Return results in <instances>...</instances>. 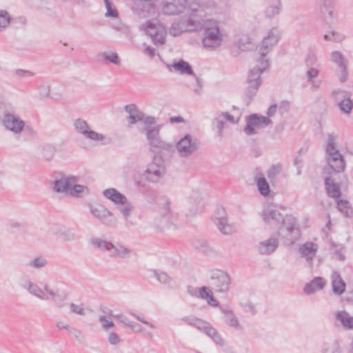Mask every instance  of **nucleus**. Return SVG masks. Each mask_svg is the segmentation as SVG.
<instances>
[{
	"label": "nucleus",
	"instance_id": "nucleus-1",
	"mask_svg": "<svg viewBox=\"0 0 353 353\" xmlns=\"http://www.w3.org/2000/svg\"><path fill=\"white\" fill-rule=\"evenodd\" d=\"M263 220L278 230V235L285 239L286 243L292 245L301 236V231L296 220L292 214L284 216L277 210L266 209L262 212Z\"/></svg>",
	"mask_w": 353,
	"mask_h": 353
},
{
	"label": "nucleus",
	"instance_id": "nucleus-2",
	"mask_svg": "<svg viewBox=\"0 0 353 353\" xmlns=\"http://www.w3.org/2000/svg\"><path fill=\"white\" fill-rule=\"evenodd\" d=\"M212 1H165L163 12L167 15L185 13L186 15L203 17Z\"/></svg>",
	"mask_w": 353,
	"mask_h": 353
},
{
	"label": "nucleus",
	"instance_id": "nucleus-3",
	"mask_svg": "<svg viewBox=\"0 0 353 353\" xmlns=\"http://www.w3.org/2000/svg\"><path fill=\"white\" fill-rule=\"evenodd\" d=\"M269 66V60L268 59H262L260 57L258 60V64L249 70L246 79L248 87L245 91V96L248 99L247 105H249L253 97L256 94L259 88L262 83L261 74L266 70Z\"/></svg>",
	"mask_w": 353,
	"mask_h": 353
},
{
	"label": "nucleus",
	"instance_id": "nucleus-4",
	"mask_svg": "<svg viewBox=\"0 0 353 353\" xmlns=\"http://www.w3.org/2000/svg\"><path fill=\"white\" fill-rule=\"evenodd\" d=\"M199 30H203V46L206 48L215 49L222 44L223 36L220 31L218 22L212 20H198Z\"/></svg>",
	"mask_w": 353,
	"mask_h": 353
},
{
	"label": "nucleus",
	"instance_id": "nucleus-5",
	"mask_svg": "<svg viewBox=\"0 0 353 353\" xmlns=\"http://www.w3.org/2000/svg\"><path fill=\"white\" fill-rule=\"evenodd\" d=\"M336 136L334 133H329L325 145L326 159L332 172L340 173L343 172L346 163L343 155L336 148Z\"/></svg>",
	"mask_w": 353,
	"mask_h": 353
},
{
	"label": "nucleus",
	"instance_id": "nucleus-6",
	"mask_svg": "<svg viewBox=\"0 0 353 353\" xmlns=\"http://www.w3.org/2000/svg\"><path fill=\"white\" fill-rule=\"evenodd\" d=\"M161 125H157L154 127H145V135L148 141L150 150L155 152L156 149L165 150L172 151L174 148V145L165 143L159 136Z\"/></svg>",
	"mask_w": 353,
	"mask_h": 353
},
{
	"label": "nucleus",
	"instance_id": "nucleus-7",
	"mask_svg": "<svg viewBox=\"0 0 353 353\" xmlns=\"http://www.w3.org/2000/svg\"><path fill=\"white\" fill-rule=\"evenodd\" d=\"M193 17L189 15V17L186 19H182L178 22L172 23L170 30V34L177 37L183 32L199 31L201 26L198 22V19H193Z\"/></svg>",
	"mask_w": 353,
	"mask_h": 353
},
{
	"label": "nucleus",
	"instance_id": "nucleus-8",
	"mask_svg": "<svg viewBox=\"0 0 353 353\" xmlns=\"http://www.w3.org/2000/svg\"><path fill=\"white\" fill-rule=\"evenodd\" d=\"M164 174L163 161L160 157L154 156L153 161L148 165L143 175L148 181L157 183Z\"/></svg>",
	"mask_w": 353,
	"mask_h": 353
},
{
	"label": "nucleus",
	"instance_id": "nucleus-9",
	"mask_svg": "<svg viewBox=\"0 0 353 353\" xmlns=\"http://www.w3.org/2000/svg\"><path fill=\"white\" fill-rule=\"evenodd\" d=\"M143 29L150 37L154 44H164L165 42L166 32L161 23H154L150 21L142 25Z\"/></svg>",
	"mask_w": 353,
	"mask_h": 353
},
{
	"label": "nucleus",
	"instance_id": "nucleus-10",
	"mask_svg": "<svg viewBox=\"0 0 353 353\" xmlns=\"http://www.w3.org/2000/svg\"><path fill=\"white\" fill-rule=\"evenodd\" d=\"M200 146V142L196 139H192L189 134L181 138L176 145V148L181 157H188L196 152Z\"/></svg>",
	"mask_w": 353,
	"mask_h": 353
},
{
	"label": "nucleus",
	"instance_id": "nucleus-11",
	"mask_svg": "<svg viewBox=\"0 0 353 353\" xmlns=\"http://www.w3.org/2000/svg\"><path fill=\"white\" fill-rule=\"evenodd\" d=\"M210 279V284L216 292H226L229 290L231 279L227 272L216 270L212 274Z\"/></svg>",
	"mask_w": 353,
	"mask_h": 353
},
{
	"label": "nucleus",
	"instance_id": "nucleus-12",
	"mask_svg": "<svg viewBox=\"0 0 353 353\" xmlns=\"http://www.w3.org/2000/svg\"><path fill=\"white\" fill-rule=\"evenodd\" d=\"M2 121L7 130L15 134L20 133L23 129L30 132H32V130L30 126H25V122L19 117L13 114H5Z\"/></svg>",
	"mask_w": 353,
	"mask_h": 353
},
{
	"label": "nucleus",
	"instance_id": "nucleus-13",
	"mask_svg": "<svg viewBox=\"0 0 353 353\" xmlns=\"http://www.w3.org/2000/svg\"><path fill=\"white\" fill-rule=\"evenodd\" d=\"M280 39L279 30L276 28H273L270 30L267 37H265L262 41V45L259 50L261 58L265 59L267 54L272 48V46L276 45Z\"/></svg>",
	"mask_w": 353,
	"mask_h": 353
},
{
	"label": "nucleus",
	"instance_id": "nucleus-14",
	"mask_svg": "<svg viewBox=\"0 0 353 353\" xmlns=\"http://www.w3.org/2000/svg\"><path fill=\"white\" fill-rule=\"evenodd\" d=\"M332 61L337 64L339 68L341 70L340 81L343 83L347 79V65L345 62V59L343 54L339 51H334L332 52Z\"/></svg>",
	"mask_w": 353,
	"mask_h": 353
},
{
	"label": "nucleus",
	"instance_id": "nucleus-15",
	"mask_svg": "<svg viewBox=\"0 0 353 353\" xmlns=\"http://www.w3.org/2000/svg\"><path fill=\"white\" fill-rule=\"evenodd\" d=\"M103 195L117 205L127 203L126 196L115 188H108L103 192Z\"/></svg>",
	"mask_w": 353,
	"mask_h": 353
},
{
	"label": "nucleus",
	"instance_id": "nucleus-16",
	"mask_svg": "<svg viewBox=\"0 0 353 353\" xmlns=\"http://www.w3.org/2000/svg\"><path fill=\"white\" fill-rule=\"evenodd\" d=\"M125 110L129 114L128 121L130 124H134L138 121H142L144 119L143 112L139 110L135 104L126 105Z\"/></svg>",
	"mask_w": 353,
	"mask_h": 353
},
{
	"label": "nucleus",
	"instance_id": "nucleus-17",
	"mask_svg": "<svg viewBox=\"0 0 353 353\" xmlns=\"http://www.w3.org/2000/svg\"><path fill=\"white\" fill-rule=\"evenodd\" d=\"M60 178L57 179L52 183V189L57 192H66L68 193V190L70 187V176H66L62 173H60Z\"/></svg>",
	"mask_w": 353,
	"mask_h": 353
},
{
	"label": "nucleus",
	"instance_id": "nucleus-18",
	"mask_svg": "<svg viewBox=\"0 0 353 353\" xmlns=\"http://www.w3.org/2000/svg\"><path fill=\"white\" fill-rule=\"evenodd\" d=\"M325 186L327 194L330 197L337 199L341 196L340 185L331 176L325 178Z\"/></svg>",
	"mask_w": 353,
	"mask_h": 353
},
{
	"label": "nucleus",
	"instance_id": "nucleus-19",
	"mask_svg": "<svg viewBox=\"0 0 353 353\" xmlns=\"http://www.w3.org/2000/svg\"><path fill=\"white\" fill-rule=\"evenodd\" d=\"M325 283V280L323 278L316 276L304 286L303 291L307 294H312L323 289Z\"/></svg>",
	"mask_w": 353,
	"mask_h": 353
},
{
	"label": "nucleus",
	"instance_id": "nucleus-20",
	"mask_svg": "<svg viewBox=\"0 0 353 353\" xmlns=\"http://www.w3.org/2000/svg\"><path fill=\"white\" fill-rule=\"evenodd\" d=\"M279 245L276 239L270 238L259 243V251L261 254L268 255L272 254Z\"/></svg>",
	"mask_w": 353,
	"mask_h": 353
},
{
	"label": "nucleus",
	"instance_id": "nucleus-21",
	"mask_svg": "<svg viewBox=\"0 0 353 353\" xmlns=\"http://www.w3.org/2000/svg\"><path fill=\"white\" fill-rule=\"evenodd\" d=\"M346 284L337 272L332 275V288L334 294L340 296L345 290Z\"/></svg>",
	"mask_w": 353,
	"mask_h": 353
},
{
	"label": "nucleus",
	"instance_id": "nucleus-22",
	"mask_svg": "<svg viewBox=\"0 0 353 353\" xmlns=\"http://www.w3.org/2000/svg\"><path fill=\"white\" fill-rule=\"evenodd\" d=\"M259 126H261V125L259 115L256 114H250L246 118V126L244 128V132L248 135L254 134L256 133L254 128Z\"/></svg>",
	"mask_w": 353,
	"mask_h": 353
},
{
	"label": "nucleus",
	"instance_id": "nucleus-23",
	"mask_svg": "<svg viewBox=\"0 0 353 353\" xmlns=\"http://www.w3.org/2000/svg\"><path fill=\"white\" fill-rule=\"evenodd\" d=\"M182 321L188 325L196 327L201 332H203L210 323L194 316H184L182 318Z\"/></svg>",
	"mask_w": 353,
	"mask_h": 353
},
{
	"label": "nucleus",
	"instance_id": "nucleus-24",
	"mask_svg": "<svg viewBox=\"0 0 353 353\" xmlns=\"http://www.w3.org/2000/svg\"><path fill=\"white\" fill-rule=\"evenodd\" d=\"M70 187L68 193L74 196L80 197L85 192H88V188L85 185L77 184V178L74 176H70Z\"/></svg>",
	"mask_w": 353,
	"mask_h": 353
},
{
	"label": "nucleus",
	"instance_id": "nucleus-25",
	"mask_svg": "<svg viewBox=\"0 0 353 353\" xmlns=\"http://www.w3.org/2000/svg\"><path fill=\"white\" fill-rule=\"evenodd\" d=\"M317 250V245L312 242H307L299 248V252L307 260H312Z\"/></svg>",
	"mask_w": 353,
	"mask_h": 353
},
{
	"label": "nucleus",
	"instance_id": "nucleus-26",
	"mask_svg": "<svg viewBox=\"0 0 353 353\" xmlns=\"http://www.w3.org/2000/svg\"><path fill=\"white\" fill-rule=\"evenodd\" d=\"M215 223L217 225L219 231L224 235L232 234L233 230L232 227L228 224V218L226 216H222L216 218Z\"/></svg>",
	"mask_w": 353,
	"mask_h": 353
},
{
	"label": "nucleus",
	"instance_id": "nucleus-27",
	"mask_svg": "<svg viewBox=\"0 0 353 353\" xmlns=\"http://www.w3.org/2000/svg\"><path fill=\"white\" fill-rule=\"evenodd\" d=\"M336 319L339 320L345 328H353V317L345 311L338 312Z\"/></svg>",
	"mask_w": 353,
	"mask_h": 353
},
{
	"label": "nucleus",
	"instance_id": "nucleus-28",
	"mask_svg": "<svg viewBox=\"0 0 353 353\" xmlns=\"http://www.w3.org/2000/svg\"><path fill=\"white\" fill-rule=\"evenodd\" d=\"M172 67L175 70L179 71L181 74H187L196 77V74L194 73L191 65L183 59H181L178 62L174 63L172 64Z\"/></svg>",
	"mask_w": 353,
	"mask_h": 353
},
{
	"label": "nucleus",
	"instance_id": "nucleus-29",
	"mask_svg": "<svg viewBox=\"0 0 353 353\" xmlns=\"http://www.w3.org/2000/svg\"><path fill=\"white\" fill-rule=\"evenodd\" d=\"M91 243L95 248L102 251H111L114 248V245L109 241L101 239L99 238H93L91 239Z\"/></svg>",
	"mask_w": 353,
	"mask_h": 353
},
{
	"label": "nucleus",
	"instance_id": "nucleus-30",
	"mask_svg": "<svg viewBox=\"0 0 353 353\" xmlns=\"http://www.w3.org/2000/svg\"><path fill=\"white\" fill-rule=\"evenodd\" d=\"M337 208L345 216H353V209L347 201L342 199L339 200L337 201Z\"/></svg>",
	"mask_w": 353,
	"mask_h": 353
},
{
	"label": "nucleus",
	"instance_id": "nucleus-31",
	"mask_svg": "<svg viewBox=\"0 0 353 353\" xmlns=\"http://www.w3.org/2000/svg\"><path fill=\"white\" fill-rule=\"evenodd\" d=\"M333 1H324L320 6V12L322 17L326 20L333 17Z\"/></svg>",
	"mask_w": 353,
	"mask_h": 353
},
{
	"label": "nucleus",
	"instance_id": "nucleus-32",
	"mask_svg": "<svg viewBox=\"0 0 353 353\" xmlns=\"http://www.w3.org/2000/svg\"><path fill=\"white\" fill-rule=\"evenodd\" d=\"M170 204V201L166 199L165 204L162 208L161 215L163 218L168 219V222L172 223L173 220L176 219V214H174L171 210Z\"/></svg>",
	"mask_w": 353,
	"mask_h": 353
},
{
	"label": "nucleus",
	"instance_id": "nucleus-33",
	"mask_svg": "<svg viewBox=\"0 0 353 353\" xmlns=\"http://www.w3.org/2000/svg\"><path fill=\"white\" fill-rule=\"evenodd\" d=\"M257 187L261 195L266 196L270 194V185L265 177H260L257 180Z\"/></svg>",
	"mask_w": 353,
	"mask_h": 353
},
{
	"label": "nucleus",
	"instance_id": "nucleus-34",
	"mask_svg": "<svg viewBox=\"0 0 353 353\" xmlns=\"http://www.w3.org/2000/svg\"><path fill=\"white\" fill-rule=\"evenodd\" d=\"M102 217L101 219V222L110 227H114L116 225V219L113 214L108 210H103Z\"/></svg>",
	"mask_w": 353,
	"mask_h": 353
},
{
	"label": "nucleus",
	"instance_id": "nucleus-35",
	"mask_svg": "<svg viewBox=\"0 0 353 353\" xmlns=\"http://www.w3.org/2000/svg\"><path fill=\"white\" fill-rule=\"evenodd\" d=\"M59 236L64 241H74L78 238V235L72 229H61L59 232Z\"/></svg>",
	"mask_w": 353,
	"mask_h": 353
},
{
	"label": "nucleus",
	"instance_id": "nucleus-36",
	"mask_svg": "<svg viewBox=\"0 0 353 353\" xmlns=\"http://www.w3.org/2000/svg\"><path fill=\"white\" fill-rule=\"evenodd\" d=\"M152 272H153L154 276L156 277L157 280L162 284L169 285L172 281V277L170 276L165 272H160L157 270H153Z\"/></svg>",
	"mask_w": 353,
	"mask_h": 353
},
{
	"label": "nucleus",
	"instance_id": "nucleus-37",
	"mask_svg": "<svg viewBox=\"0 0 353 353\" xmlns=\"http://www.w3.org/2000/svg\"><path fill=\"white\" fill-rule=\"evenodd\" d=\"M281 9V4L280 1H278L276 5L268 6L265 11V16L270 19L279 14Z\"/></svg>",
	"mask_w": 353,
	"mask_h": 353
},
{
	"label": "nucleus",
	"instance_id": "nucleus-38",
	"mask_svg": "<svg viewBox=\"0 0 353 353\" xmlns=\"http://www.w3.org/2000/svg\"><path fill=\"white\" fill-rule=\"evenodd\" d=\"M75 129L81 134L85 135L89 131V126L87 122L81 119H78L74 122Z\"/></svg>",
	"mask_w": 353,
	"mask_h": 353
},
{
	"label": "nucleus",
	"instance_id": "nucleus-39",
	"mask_svg": "<svg viewBox=\"0 0 353 353\" xmlns=\"http://www.w3.org/2000/svg\"><path fill=\"white\" fill-rule=\"evenodd\" d=\"M339 106L340 110L346 114H350L352 108H353V103L351 101L350 98L348 97L347 99H343L339 103Z\"/></svg>",
	"mask_w": 353,
	"mask_h": 353
},
{
	"label": "nucleus",
	"instance_id": "nucleus-40",
	"mask_svg": "<svg viewBox=\"0 0 353 353\" xmlns=\"http://www.w3.org/2000/svg\"><path fill=\"white\" fill-rule=\"evenodd\" d=\"M112 256L124 258L127 254L130 253V250L124 246L119 245L116 247L114 245V248H112Z\"/></svg>",
	"mask_w": 353,
	"mask_h": 353
},
{
	"label": "nucleus",
	"instance_id": "nucleus-41",
	"mask_svg": "<svg viewBox=\"0 0 353 353\" xmlns=\"http://www.w3.org/2000/svg\"><path fill=\"white\" fill-rule=\"evenodd\" d=\"M224 318L225 323L230 326L236 329L241 327L237 318L235 316L232 312L231 313H228V316H225Z\"/></svg>",
	"mask_w": 353,
	"mask_h": 353
},
{
	"label": "nucleus",
	"instance_id": "nucleus-42",
	"mask_svg": "<svg viewBox=\"0 0 353 353\" xmlns=\"http://www.w3.org/2000/svg\"><path fill=\"white\" fill-rule=\"evenodd\" d=\"M104 3L107 10L105 15L113 18L117 17L119 14L112 1H104Z\"/></svg>",
	"mask_w": 353,
	"mask_h": 353
},
{
	"label": "nucleus",
	"instance_id": "nucleus-43",
	"mask_svg": "<svg viewBox=\"0 0 353 353\" xmlns=\"http://www.w3.org/2000/svg\"><path fill=\"white\" fill-rule=\"evenodd\" d=\"M29 291L32 294L35 295L36 296L39 297L41 299H48V297L45 296V294L43 291L39 288L37 285L30 283L29 285Z\"/></svg>",
	"mask_w": 353,
	"mask_h": 353
},
{
	"label": "nucleus",
	"instance_id": "nucleus-44",
	"mask_svg": "<svg viewBox=\"0 0 353 353\" xmlns=\"http://www.w3.org/2000/svg\"><path fill=\"white\" fill-rule=\"evenodd\" d=\"M323 37L326 41H333L336 42L341 41L344 39V36L342 34L334 31L329 34H325Z\"/></svg>",
	"mask_w": 353,
	"mask_h": 353
},
{
	"label": "nucleus",
	"instance_id": "nucleus-45",
	"mask_svg": "<svg viewBox=\"0 0 353 353\" xmlns=\"http://www.w3.org/2000/svg\"><path fill=\"white\" fill-rule=\"evenodd\" d=\"M103 56L105 60L109 61L110 63H112L115 65L120 63V59L116 52H105L103 53Z\"/></svg>",
	"mask_w": 353,
	"mask_h": 353
},
{
	"label": "nucleus",
	"instance_id": "nucleus-46",
	"mask_svg": "<svg viewBox=\"0 0 353 353\" xmlns=\"http://www.w3.org/2000/svg\"><path fill=\"white\" fill-rule=\"evenodd\" d=\"M10 18L7 11L0 10V30L5 28L10 23Z\"/></svg>",
	"mask_w": 353,
	"mask_h": 353
},
{
	"label": "nucleus",
	"instance_id": "nucleus-47",
	"mask_svg": "<svg viewBox=\"0 0 353 353\" xmlns=\"http://www.w3.org/2000/svg\"><path fill=\"white\" fill-rule=\"evenodd\" d=\"M85 136L92 140L94 141H103L105 136L102 134L98 133L93 130H89Z\"/></svg>",
	"mask_w": 353,
	"mask_h": 353
},
{
	"label": "nucleus",
	"instance_id": "nucleus-48",
	"mask_svg": "<svg viewBox=\"0 0 353 353\" xmlns=\"http://www.w3.org/2000/svg\"><path fill=\"white\" fill-rule=\"evenodd\" d=\"M65 299L66 294L65 292H59L52 299L58 307H62L63 305V301L65 300Z\"/></svg>",
	"mask_w": 353,
	"mask_h": 353
},
{
	"label": "nucleus",
	"instance_id": "nucleus-49",
	"mask_svg": "<svg viewBox=\"0 0 353 353\" xmlns=\"http://www.w3.org/2000/svg\"><path fill=\"white\" fill-rule=\"evenodd\" d=\"M54 149L50 146L44 147L43 149V157L47 161H50L54 156Z\"/></svg>",
	"mask_w": 353,
	"mask_h": 353
},
{
	"label": "nucleus",
	"instance_id": "nucleus-50",
	"mask_svg": "<svg viewBox=\"0 0 353 353\" xmlns=\"http://www.w3.org/2000/svg\"><path fill=\"white\" fill-rule=\"evenodd\" d=\"M125 206L119 208V211L121 213L127 218L130 214V212L133 208L132 205L128 202V200L127 199V203L123 204Z\"/></svg>",
	"mask_w": 353,
	"mask_h": 353
},
{
	"label": "nucleus",
	"instance_id": "nucleus-51",
	"mask_svg": "<svg viewBox=\"0 0 353 353\" xmlns=\"http://www.w3.org/2000/svg\"><path fill=\"white\" fill-rule=\"evenodd\" d=\"M15 74L19 77H32L35 75V73L27 70L17 69L15 71Z\"/></svg>",
	"mask_w": 353,
	"mask_h": 353
},
{
	"label": "nucleus",
	"instance_id": "nucleus-52",
	"mask_svg": "<svg viewBox=\"0 0 353 353\" xmlns=\"http://www.w3.org/2000/svg\"><path fill=\"white\" fill-rule=\"evenodd\" d=\"M212 294L211 291L208 287L203 286L199 290V294L198 296L207 300Z\"/></svg>",
	"mask_w": 353,
	"mask_h": 353
},
{
	"label": "nucleus",
	"instance_id": "nucleus-53",
	"mask_svg": "<svg viewBox=\"0 0 353 353\" xmlns=\"http://www.w3.org/2000/svg\"><path fill=\"white\" fill-rule=\"evenodd\" d=\"M70 311L73 313L78 314L80 315L85 314L84 308L81 307L80 305H76L74 303H70Z\"/></svg>",
	"mask_w": 353,
	"mask_h": 353
},
{
	"label": "nucleus",
	"instance_id": "nucleus-54",
	"mask_svg": "<svg viewBox=\"0 0 353 353\" xmlns=\"http://www.w3.org/2000/svg\"><path fill=\"white\" fill-rule=\"evenodd\" d=\"M126 326L129 327L134 332H141L142 331V326L136 322L128 321Z\"/></svg>",
	"mask_w": 353,
	"mask_h": 353
},
{
	"label": "nucleus",
	"instance_id": "nucleus-55",
	"mask_svg": "<svg viewBox=\"0 0 353 353\" xmlns=\"http://www.w3.org/2000/svg\"><path fill=\"white\" fill-rule=\"evenodd\" d=\"M99 321L102 323V327L105 330L114 326L113 322L107 320L105 316H101L99 317Z\"/></svg>",
	"mask_w": 353,
	"mask_h": 353
},
{
	"label": "nucleus",
	"instance_id": "nucleus-56",
	"mask_svg": "<svg viewBox=\"0 0 353 353\" xmlns=\"http://www.w3.org/2000/svg\"><path fill=\"white\" fill-rule=\"evenodd\" d=\"M103 210L107 209L103 208V206H101L99 208H94L91 209V212L96 218L101 220L102 217V214L103 213Z\"/></svg>",
	"mask_w": 353,
	"mask_h": 353
},
{
	"label": "nucleus",
	"instance_id": "nucleus-57",
	"mask_svg": "<svg viewBox=\"0 0 353 353\" xmlns=\"http://www.w3.org/2000/svg\"><path fill=\"white\" fill-rule=\"evenodd\" d=\"M108 341L111 345H117L120 342V339L117 333L111 332L108 336Z\"/></svg>",
	"mask_w": 353,
	"mask_h": 353
},
{
	"label": "nucleus",
	"instance_id": "nucleus-58",
	"mask_svg": "<svg viewBox=\"0 0 353 353\" xmlns=\"http://www.w3.org/2000/svg\"><path fill=\"white\" fill-rule=\"evenodd\" d=\"M307 77L310 81L312 80L313 78H315L319 74V70L314 68H310L307 71Z\"/></svg>",
	"mask_w": 353,
	"mask_h": 353
},
{
	"label": "nucleus",
	"instance_id": "nucleus-59",
	"mask_svg": "<svg viewBox=\"0 0 353 353\" xmlns=\"http://www.w3.org/2000/svg\"><path fill=\"white\" fill-rule=\"evenodd\" d=\"M216 332L217 330L209 323L203 332L212 339Z\"/></svg>",
	"mask_w": 353,
	"mask_h": 353
},
{
	"label": "nucleus",
	"instance_id": "nucleus-60",
	"mask_svg": "<svg viewBox=\"0 0 353 353\" xmlns=\"http://www.w3.org/2000/svg\"><path fill=\"white\" fill-rule=\"evenodd\" d=\"M46 264V261L43 259H41L39 258L34 259L32 261L30 262V265L35 268H41L44 266Z\"/></svg>",
	"mask_w": 353,
	"mask_h": 353
},
{
	"label": "nucleus",
	"instance_id": "nucleus-61",
	"mask_svg": "<svg viewBox=\"0 0 353 353\" xmlns=\"http://www.w3.org/2000/svg\"><path fill=\"white\" fill-rule=\"evenodd\" d=\"M281 171V165L279 164L276 165H273L272 167V169L269 171L268 174V176L269 178L272 177V176L276 175V174L279 173Z\"/></svg>",
	"mask_w": 353,
	"mask_h": 353
},
{
	"label": "nucleus",
	"instance_id": "nucleus-62",
	"mask_svg": "<svg viewBox=\"0 0 353 353\" xmlns=\"http://www.w3.org/2000/svg\"><path fill=\"white\" fill-rule=\"evenodd\" d=\"M302 163H303V160L302 159H300L298 157H296L294 159V165L296 166L297 168V171H298V174H300L301 172V168H302Z\"/></svg>",
	"mask_w": 353,
	"mask_h": 353
},
{
	"label": "nucleus",
	"instance_id": "nucleus-63",
	"mask_svg": "<svg viewBox=\"0 0 353 353\" xmlns=\"http://www.w3.org/2000/svg\"><path fill=\"white\" fill-rule=\"evenodd\" d=\"M212 339L216 344L220 345H223L224 344L223 340L218 332H216V334L213 336Z\"/></svg>",
	"mask_w": 353,
	"mask_h": 353
},
{
	"label": "nucleus",
	"instance_id": "nucleus-64",
	"mask_svg": "<svg viewBox=\"0 0 353 353\" xmlns=\"http://www.w3.org/2000/svg\"><path fill=\"white\" fill-rule=\"evenodd\" d=\"M196 248L203 252H208L210 250L208 243L205 241L201 242Z\"/></svg>",
	"mask_w": 353,
	"mask_h": 353
}]
</instances>
